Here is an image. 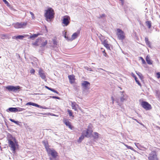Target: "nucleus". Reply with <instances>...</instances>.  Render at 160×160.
Segmentation results:
<instances>
[{
  "label": "nucleus",
  "mask_w": 160,
  "mask_h": 160,
  "mask_svg": "<svg viewBox=\"0 0 160 160\" xmlns=\"http://www.w3.org/2000/svg\"><path fill=\"white\" fill-rule=\"evenodd\" d=\"M45 11L44 17L46 20L48 22L51 21L54 17L55 12L54 10L52 8L49 7Z\"/></svg>",
  "instance_id": "f257e3e1"
},
{
  "label": "nucleus",
  "mask_w": 160,
  "mask_h": 160,
  "mask_svg": "<svg viewBox=\"0 0 160 160\" xmlns=\"http://www.w3.org/2000/svg\"><path fill=\"white\" fill-rule=\"evenodd\" d=\"M8 146L13 151V152H15L16 150L18 148V142L15 138L12 137L11 138L8 140Z\"/></svg>",
  "instance_id": "f03ea898"
},
{
  "label": "nucleus",
  "mask_w": 160,
  "mask_h": 160,
  "mask_svg": "<svg viewBox=\"0 0 160 160\" xmlns=\"http://www.w3.org/2000/svg\"><path fill=\"white\" fill-rule=\"evenodd\" d=\"M28 24V22L25 21L20 22H17L13 24V27L16 28H24L26 27Z\"/></svg>",
  "instance_id": "7ed1b4c3"
},
{
  "label": "nucleus",
  "mask_w": 160,
  "mask_h": 160,
  "mask_svg": "<svg viewBox=\"0 0 160 160\" xmlns=\"http://www.w3.org/2000/svg\"><path fill=\"white\" fill-rule=\"evenodd\" d=\"M5 88L9 92H16L18 91H19L20 89V87L19 86H13L10 85L6 87Z\"/></svg>",
  "instance_id": "20e7f679"
},
{
  "label": "nucleus",
  "mask_w": 160,
  "mask_h": 160,
  "mask_svg": "<svg viewBox=\"0 0 160 160\" xmlns=\"http://www.w3.org/2000/svg\"><path fill=\"white\" fill-rule=\"evenodd\" d=\"M117 35L118 37L120 40H123L125 38V35L123 31L121 29L118 28L117 29Z\"/></svg>",
  "instance_id": "39448f33"
},
{
  "label": "nucleus",
  "mask_w": 160,
  "mask_h": 160,
  "mask_svg": "<svg viewBox=\"0 0 160 160\" xmlns=\"http://www.w3.org/2000/svg\"><path fill=\"white\" fill-rule=\"evenodd\" d=\"M70 18L68 15H66L63 17V19L62 20V23L63 24V26H68L70 23Z\"/></svg>",
  "instance_id": "423d86ee"
},
{
  "label": "nucleus",
  "mask_w": 160,
  "mask_h": 160,
  "mask_svg": "<svg viewBox=\"0 0 160 160\" xmlns=\"http://www.w3.org/2000/svg\"><path fill=\"white\" fill-rule=\"evenodd\" d=\"M148 158V160H158L157 152L154 151H152Z\"/></svg>",
  "instance_id": "0eeeda50"
},
{
  "label": "nucleus",
  "mask_w": 160,
  "mask_h": 160,
  "mask_svg": "<svg viewBox=\"0 0 160 160\" xmlns=\"http://www.w3.org/2000/svg\"><path fill=\"white\" fill-rule=\"evenodd\" d=\"M141 105L146 110H150L152 108L151 105L148 102L146 101L142 102L141 103Z\"/></svg>",
  "instance_id": "6e6552de"
},
{
  "label": "nucleus",
  "mask_w": 160,
  "mask_h": 160,
  "mask_svg": "<svg viewBox=\"0 0 160 160\" xmlns=\"http://www.w3.org/2000/svg\"><path fill=\"white\" fill-rule=\"evenodd\" d=\"M47 152L48 155H50L54 158H57L58 156V153L53 148H51Z\"/></svg>",
  "instance_id": "1a4fd4ad"
},
{
  "label": "nucleus",
  "mask_w": 160,
  "mask_h": 160,
  "mask_svg": "<svg viewBox=\"0 0 160 160\" xmlns=\"http://www.w3.org/2000/svg\"><path fill=\"white\" fill-rule=\"evenodd\" d=\"M93 130L92 128L88 127V128L86 130V132L85 133H82L85 137H89L92 136V135Z\"/></svg>",
  "instance_id": "9d476101"
},
{
  "label": "nucleus",
  "mask_w": 160,
  "mask_h": 160,
  "mask_svg": "<svg viewBox=\"0 0 160 160\" xmlns=\"http://www.w3.org/2000/svg\"><path fill=\"white\" fill-rule=\"evenodd\" d=\"M63 122L65 125L71 129H72L73 126L72 125L71 123L67 119H64Z\"/></svg>",
  "instance_id": "9b49d317"
},
{
  "label": "nucleus",
  "mask_w": 160,
  "mask_h": 160,
  "mask_svg": "<svg viewBox=\"0 0 160 160\" xmlns=\"http://www.w3.org/2000/svg\"><path fill=\"white\" fill-rule=\"evenodd\" d=\"M80 33V31L78 30L76 32L74 33L72 36L71 38H69L68 41H72L76 39Z\"/></svg>",
  "instance_id": "f8f14e48"
},
{
  "label": "nucleus",
  "mask_w": 160,
  "mask_h": 160,
  "mask_svg": "<svg viewBox=\"0 0 160 160\" xmlns=\"http://www.w3.org/2000/svg\"><path fill=\"white\" fill-rule=\"evenodd\" d=\"M38 73L41 78L45 80L46 78V75L44 72V71L41 69H39L38 71Z\"/></svg>",
  "instance_id": "ddd939ff"
},
{
  "label": "nucleus",
  "mask_w": 160,
  "mask_h": 160,
  "mask_svg": "<svg viewBox=\"0 0 160 160\" xmlns=\"http://www.w3.org/2000/svg\"><path fill=\"white\" fill-rule=\"evenodd\" d=\"M69 79V81L70 83L73 84L75 83V76L74 75H69L68 76Z\"/></svg>",
  "instance_id": "4468645a"
},
{
  "label": "nucleus",
  "mask_w": 160,
  "mask_h": 160,
  "mask_svg": "<svg viewBox=\"0 0 160 160\" xmlns=\"http://www.w3.org/2000/svg\"><path fill=\"white\" fill-rule=\"evenodd\" d=\"M42 142L44 144L47 152L51 149L49 148V146L48 144V141H43Z\"/></svg>",
  "instance_id": "2eb2a0df"
},
{
  "label": "nucleus",
  "mask_w": 160,
  "mask_h": 160,
  "mask_svg": "<svg viewBox=\"0 0 160 160\" xmlns=\"http://www.w3.org/2000/svg\"><path fill=\"white\" fill-rule=\"evenodd\" d=\"M102 44L108 49H110V45L109 44H108V41L107 40H105L103 41L102 42Z\"/></svg>",
  "instance_id": "dca6fc26"
},
{
  "label": "nucleus",
  "mask_w": 160,
  "mask_h": 160,
  "mask_svg": "<svg viewBox=\"0 0 160 160\" xmlns=\"http://www.w3.org/2000/svg\"><path fill=\"white\" fill-rule=\"evenodd\" d=\"M78 106V105L77 104L76 102H71V107L75 111H77L78 110L77 107Z\"/></svg>",
  "instance_id": "f3484780"
},
{
  "label": "nucleus",
  "mask_w": 160,
  "mask_h": 160,
  "mask_svg": "<svg viewBox=\"0 0 160 160\" xmlns=\"http://www.w3.org/2000/svg\"><path fill=\"white\" fill-rule=\"evenodd\" d=\"M90 85V83L87 81H84L82 83V86L85 89H87Z\"/></svg>",
  "instance_id": "a211bd4d"
},
{
  "label": "nucleus",
  "mask_w": 160,
  "mask_h": 160,
  "mask_svg": "<svg viewBox=\"0 0 160 160\" xmlns=\"http://www.w3.org/2000/svg\"><path fill=\"white\" fill-rule=\"evenodd\" d=\"M26 105H32L38 108H40V106L38 104L32 102H28L26 104Z\"/></svg>",
  "instance_id": "6ab92c4d"
},
{
  "label": "nucleus",
  "mask_w": 160,
  "mask_h": 160,
  "mask_svg": "<svg viewBox=\"0 0 160 160\" xmlns=\"http://www.w3.org/2000/svg\"><path fill=\"white\" fill-rule=\"evenodd\" d=\"M146 60L148 64L151 65L152 64V61L150 59L149 56H148V55L146 56Z\"/></svg>",
  "instance_id": "aec40b11"
},
{
  "label": "nucleus",
  "mask_w": 160,
  "mask_h": 160,
  "mask_svg": "<svg viewBox=\"0 0 160 160\" xmlns=\"http://www.w3.org/2000/svg\"><path fill=\"white\" fill-rule=\"evenodd\" d=\"M145 41L146 45L149 47L151 48V42L149 41L148 38V37H145Z\"/></svg>",
  "instance_id": "412c9836"
},
{
  "label": "nucleus",
  "mask_w": 160,
  "mask_h": 160,
  "mask_svg": "<svg viewBox=\"0 0 160 160\" xmlns=\"http://www.w3.org/2000/svg\"><path fill=\"white\" fill-rule=\"evenodd\" d=\"M28 36V35H21L15 37V38L16 39H22L23 38H24L26 36Z\"/></svg>",
  "instance_id": "4be33fe9"
},
{
  "label": "nucleus",
  "mask_w": 160,
  "mask_h": 160,
  "mask_svg": "<svg viewBox=\"0 0 160 160\" xmlns=\"http://www.w3.org/2000/svg\"><path fill=\"white\" fill-rule=\"evenodd\" d=\"M8 110L11 112H18L17 108H10L8 109Z\"/></svg>",
  "instance_id": "5701e85b"
},
{
  "label": "nucleus",
  "mask_w": 160,
  "mask_h": 160,
  "mask_svg": "<svg viewBox=\"0 0 160 160\" xmlns=\"http://www.w3.org/2000/svg\"><path fill=\"white\" fill-rule=\"evenodd\" d=\"M145 23L149 29H150L152 27V22L151 21H147Z\"/></svg>",
  "instance_id": "b1692460"
},
{
  "label": "nucleus",
  "mask_w": 160,
  "mask_h": 160,
  "mask_svg": "<svg viewBox=\"0 0 160 160\" xmlns=\"http://www.w3.org/2000/svg\"><path fill=\"white\" fill-rule=\"evenodd\" d=\"M48 43V41L45 40V41H43L41 44L40 47L41 48H43L45 47Z\"/></svg>",
  "instance_id": "393cba45"
},
{
  "label": "nucleus",
  "mask_w": 160,
  "mask_h": 160,
  "mask_svg": "<svg viewBox=\"0 0 160 160\" xmlns=\"http://www.w3.org/2000/svg\"><path fill=\"white\" fill-rule=\"evenodd\" d=\"M84 135L82 133V135L79 138V139L78 140V142L79 143L81 142L84 139Z\"/></svg>",
  "instance_id": "a878e982"
},
{
  "label": "nucleus",
  "mask_w": 160,
  "mask_h": 160,
  "mask_svg": "<svg viewBox=\"0 0 160 160\" xmlns=\"http://www.w3.org/2000/svg\"><path fill=\"white\" fill-rule=\"evenodd\" d=\"M67 112L70 117H72L73 118L74 117V115H73V112L71 110L68 109L67 110Z\"/></svg>",
  "instance_id": "bb28decb"
},
{
  "label": "nucleus",
  "mask_w": 160,
  "mask_h": 160,
  "mask_svg": "<svg viewBox=\"0 0 160 160\" xmlns=\"http://www.w3.org/2000/svg\"><path fill=\"white\" fill-rule=\"evenodd\" d=\"M1 39H4L8 38V36L7 35L2 34L1 35Z\"/></svg>",
  "instance_id": "cd10ccee"
},
{
  "label": "nucleus",
  "mask_w": 160,
  "mask_h": 160,
  "mask_svg": "<svg viewBox=\"0 0 160 160\" xmlns=\"http://www.w3.org/2000/svg\"><path fill=\"white\" fill-rule=\"evenodd\" d=\"M39 35H40L39 33L33 34L32 35H31L30 36V38L31 39H32V38H34L37 37Z\"/></svg>",
  "instance_id": "c85d7f7f"
},
{
  "label": "nucleus",
  "mask_w": 160,
  "mask_h": 160,
  "mask_svg": "<svg viewBox=\"0 0 160 160\" xmlns=\"http://www.w3.org/2000/svg\"><path fill=\"white\" fill-rule=\"evenodd\" d=\"M134 79H135V80L136 82L137 83V84L140 87L142 86L141 84V83L138 80V79L136 77V76H134Z\"/></svg>",
  "instance_id": "c756f323"
},
{
  "label": "nucleus",
  "mask_w": 160,
  "mask_h": 160,
  "mask_svg": "<svg viewBox=\"0 0 160 160\" xmlns=\"http://www.w3.org/2000/svg\"><path fill=\"white\" fill-rule=\"evenodd\" d=\"M93 134L94 136H93V137L94 139L98 138L99 134L97 132H94Z\"/></svg>",
  "instance_id": "7c9ffc66"
},
{
  "label": "nucleus",
  "mask_w": 160,
  "mask_h": 160,
  "mask_svg": "<svg viewBox=\"0 0 160 160\" xmlns=\"http://www.w3.org/2000/svg\"><path fill=\"white\" fill-rule=\"evenodd\" d=\"M139 59H140L141 60L142 64H146V62L145 61L144 59L142 57H140Z\"/></svg>",
  "instance_id": "2f4dec72"
},
{
  "label": "nucleus",
  "mask_w": 160,
  "mask_h": 160,
  "mask_svg": "<svg viewBox=\"0 0 160 160\" xmlns=\"http://www.w3.org/2000/svg\"><path fill=\"white\" fill-rule=\"evenodd\" d=\"M35 72V71L34 69L33 68H32L30 70V72L31 74H34Z\"/></svg>",
  "instance_id": "473e14b6"
},
{
  "label": "nucleus",
  "mask_w": 160,
  "mask_h": 160,
  "mask_svg": "<svg viewBox=\"0 0 160 160\" xmlns=\"http://www.w3.org/2000/svg\"><path fill=\"white\" fill-rule=\"evenodd\" d=\"M18 112H20L22 111L23 110H24L25 109L24 108H17Z\"/></svg>",
  "instance_id": "72a5a7b5"
},
{
  "label": "nucleus",
  "mask_w": 160,
  "mask_h": 160,
  "mask_svg": "<svg viewBox=\"0 0 160 160\" xmlns=\"http://www.w3.org/2000/svg\"><path fill=\"white\" fill-rule=\"evenodd\" d=\"M4 3L7 5V6H10L8 2L6 0H2Z\"/></svg>",
  "instance_id": "f704fd0d"
},
{
  "label": "nucleus",
  "mask_w": 160,
  "mask_h": 160,
  "mask_svg": "<svg viewBox=\"0 0 160 160\" xmlns=\"http://www.w3.org/2000/svg\"><path fill=\"white\" fill-rule=\"evenodd\" d=\"M29 12L32 16V19H34L35 18V17H34V14L31 12Z\"/></svg>",
  "instance_id": "c9c22d12"
},
{
  "label": "nucleus",
  "mask_w": 160,
  "mask_h": 160,
  "mask_svg": "<svg viewBox=\"0 0 160 160\" xmlns=\"http://www.w3.org/2000/svg\"><path fill=\"white\" fill-rule=\"evenodd\" d=\"M67 33V32L66 31L65 32L64 34V37L65 38H66L67 40H68V39H69V38H68V37H67V36H66Z\"/></svg>",
  "instance_id": "e433bc0d"
},
{
  "label": "nucleus",
  "mask_w": 160,
  "mask_h": 160,
  "mask_svg": "<svg viewBox=\"0 0 160 160\" xmlns=\"http://www.w3.org/2000/svg\"><path fill=\"white\" fill-rule=\"evenodd\" d=\"M38 41H36L34 43H33V45H35V46H38Z\"/></svg>",
  "instance_id": "4c0bfd02"
},
{
  "label": "nucleus",
  "mask_w": 160,
  "mask_h": 160,
  "mask_svg": "<svg viewBox=\"0 0 160 160\" xmlns=\"http://www.w3.org/2000/svg\"><path fill=\"white\" fill-rule=\"evenodd\" d=\"M102 52L103 53L104 56L106 57H107V56H108V55H107V53H106V52H105V50L104 49H103V50Z\"/></svg>",
  "instance_id": "58836bf2"
},
{
  "label": "nucleus",
  "mask_w": 160,
  "mask_h": 160,
  "mask_svg": "<svg viewBox=\"0 0 160 160\" xmlns=\"http://www.w3.org/2000/svg\"><path fill=\"white\" fill-rule=\"evenodd\" d=\"M125 145L127 148L128 149H130L131 150H132L133 149V148L131 146H128L127 145Z\"/></svg>",
  "instance_id": "ea45409f"
},
{
  "label": "nucleus",
  "mask_w": 160,
  "mask_h": 160,
  "mask_svg": "<svg viewBox=\"0 0 160 160\" xmlns=\"http://www.w3.org/2000/svg\"><path fill=\"white\" fill-rule=\"evenodd\" d=\"M157 75V78H160V72H158L156 73Z\"/></svg>",
  "instance_id": "a19ab883"
},
{
  "label": "nucleus",
  "mask_w": 160,
  "mask_h": 160,
  "mask_svg": "<svg viewBox=\"0 0 160 160\" xmlns=\"http://www.w3.org/2000/svg\"><path fill=\"white\" fill-rule=\"evenodd\" d=\"M45 87L46 88H47V89H48V90H50V91H52V88H49V87H48V86H45Z\"/></svg>",
  "instance_id": "79ce46f5"
},
{
  "label": "nucleus",
  "mask_w": 160,
  "mask_h": 160,
  "mask_svg": "<svg viewBox=\"0 0 160 160\" xmlns=\"http://www.w3.org/2000/svg\"><path fill=\"white\" fill-rule=\"evenodd\" d=\"M125 100L124 97H122L120 98V101L121 102H123Z\"/></svg>",
  "instance_id": "37998d69"
},
{
  "label": "nucleus",
  "mask_w": 160,
  "mask_h": 160,
  "mask_svg": "<svg viewBox=\"0 0 160 160\" xmlns=\"http://www.w3.org/2000/svg\"><path fill=\"white\" fill-rule=\"evenodd\" d=\"M53 42L54 45H56L57 44V42L55 39L53 40Z\"/></svg>",
  "instance_id": "c03bdc74"
},
{
  "label": "nucleus",
  "mask_w": 160,
  "mask_h": 160,
  "mask_svg": "<svg viewBox=\"0 0 160 160\" xmlns=\"http://www.w3.org/2000/svg\"><path fill=\"white\" fill-rule=\"evenodd\" d=\"M10 121H11L12 122H14L15 123H17V122L15 121L14 119H10Z\"/></svg>",
  "instance_id": "a18cd8bd"
},
{
  "label": "nucleus",
  "mask_w": 160,
  "mask_h": 160,
  "mask_svg": "<svg viewBox=\"0 0 160 160\" xmlns=\"http://www.w3.org/2000/svg\"><path fill=\"white\" fill-rule=\"evenodd\" d=\"M52 91L55 92V93H56L57 94H58V91H56L54 89H52Z\"/></svg>",
  "instance_id": "49530a36"
},
{
  "label": "nucleus",
  "mask_w": 160,
  "mask_h": 160,
  "mask_svg": "<svg viewBox=\"0 0 160 160\" xmlns=\"http://www.w3.org/2000/svg\"><path fill=\"white\" fill-rule=\"evenodd\" d=\"M52 98H56V99H59V98L58 97H56V96H53L52 97Z\"/></svg>",
  "instance_id": "de8ad7c7"
},
{
  "label": "nucleus",
  "mask_w": 160,
  "mask_h": 160,
  "mask_svg": "<svg viewBox=\"0 0 160 160\" xmlns=\"http://www.w3.org/2000/svg\"><path fill=\"white\" fill-rule=\"evenodd\" d=\"M105 15L104 14H102V16L101 17H105Z\"/></svg>",
  "instance_id": "09e8293b"
},
{
  "label": "nucleus",
  "mask_w": 160,
  "mask_h": 160,
  "mask_svg": "<svg viewBox=\"0 0 160 160\" xmlns=\"http://www.w3.org/2000/svg\"><path fill=\"white\" fill-rule=\"evenodd\" d=\"M120 1H121L122 2H123L124 0H119Z\"/></svg>",
  "instance_id": "8fccbe9b"
},
{
  "label": "nucleus",
  "mask_w": 160,
  "mask_h": 160,
  "mask_svg": "<svg viewBox=\"0 0 160 160\" xmlns=\"http://www.w3.org/2000/svg\"><path fill=\"white\" fill-rule=\"evenodd\" d=\"M101 49H103V48H101Z\"/></svg>",
  "instance_id": "3c124183"
},
{
  "label": "nucleus",
  "mask_w": 160,
  "mask_h": 160,
  "mask_svg": "<svg viewBox=\"0 0 160 160\" xmlns=\"http://www.w3.org/2000/svg\"><path fill=\"white\" fill-rule=\"evenodd\" d=\"M135 120H136V121H137V120H136V119H135Z\"/></svg>",
  "instance_id": "603ef678"
}]
</instances>
